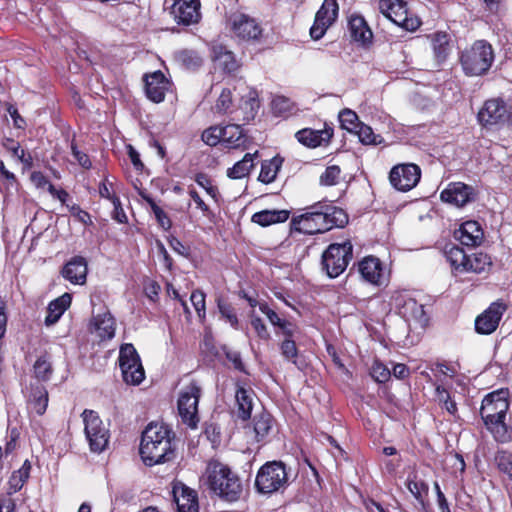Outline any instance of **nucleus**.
<instances>
[{
  "label": "nucleus",
  "mask_w": 512,
  "mask_h": 512,
  "mask_svg": "<svg viewBox=\"0 0 512 512\" xmlns=\"http://www.w3.org/2000/svg\"><path fill=\"white\" fill-rule=\"evenodd\" d=\"M250 318V324L252 328L254 329L256 335L261 340H269L270 339V333L267 329V326L263 322V320L255 313V311H252L249 314Z\"/></svg>",
  "instance_id": "obj_48"
},
{
  "label": "nucleus",
  "mask_w": 512,
  "mask_h": 512,
  "mask_svg": "<svg viewBox=\"0 0 512 512\" xmlns=\"http://www.w3.org/2000/svg\"><path fill=\"white\" fill-rule=\"evenodd\" d=\"M370 374L379 383H385L391 377V371L379 361L373 363Z\"/></svg>",
  "instance_id": "obj_52"
},
{
  "label": "nucleus",
  "mask_w": 512,
  "mask_h": 512,
  "mask_svg": "<svg viewBox=\"0 0 512 512\" xmlns=\"http://www.w3.org/2000/svg\"><path fill=\"white\" fill-rule=\"evenodd\" d=\"M341 170L339 166L332 165L328 166L320 176V183L324 186H333L338 183L340 178Z\"/></svg>",
  "instance_id": "obj_51"
},
{
  "label": "nucleus",
  "mask_w": 512,
  "mask_h": 512,
  "mask_svg": "<svg viewBox=\"0 0 512 512\" xmlns=\"http://www.w3.org/2000/svg\"><path fill=\"white\" fill-rule=\"evenodd\" d=\"M189 195L192 200L195 202L198 209H200L204 216H209L211 214V210L209 206L203 201L200 195L195 190H190Z\"/></svg>",
  "instance_id": "obj_63"
},
{
  "label": "nucleus",
  "mask_w": 512,
  "mask_h": 512,
  "mask_svg": "<svg viewBox=\"0 0 512 512\" xmlns=\"http://www.w3.org/2000/svg\"><path fill=\"white\" fill-rule=\"evenodd\" d=\"M339 121L342 128L349 132H354L360 125L357 114L350 109H344L339 113Z\"/></svg>",
  "instance_id": "obj_44"
},
{
  "label": "nucleus",
  "mask_w": 512,
  "mask_h": 512,
  "mask_svg": "<svg viewBox=\"0 0 512 512\" xmlns=\"http://www.w3.org/2000/svg\"><path fill=\"white\" fill-rule=\"evenodd\" d=\"M190 301L200 320H204L206 316L205 294L201 290H194L191 293Z\"/></svg>",
  "instance_id": "obj_50"
},
{
  "label": "nucleus",
  "mask_w": 512,
  "mask_h": 512,
  "mask_svg": "<svg viewBox=\"0 0 512 512\" xmlns=\"http://www.w3.org/2000/svg\"><path fill=\"white\" fill-rule=\"evenodd\" d=\"M179 61L188 69H195L202 65V58L193 50H183L178 54Z\"/></svg>",
  "instance_id": "obj_45"
},
{
  "label": "nucleus",
  "mask_w": 512,
  "mask_h": 512,
  "mask_svg": "<svg viewBox=\"0 0 512 512\" xmlns=\"http://www.w3.org/2000/svg\"><path fill=\"white\" fill-rule=\"evenodd\" d=\"M140 455L148 466L169 461L174 456L170 431L164 425L149 424L142 434Z\"/></svg>",
  "instance_id": "obj_3"
},
{
  "label": "nucleus",
  "mask_w": 512,
  "mask_h": 512,
  "mask_svg": "<svg viewBox=\"0 0 512 512\" xmlns=\"http://www.w3.org/2000/svg\"><path fill=\"white\" fill-rule=\"evenodd\" d=\"M33 397V409L38 415H42L46 411L48 405L47 392L45 390H38Z\"/></svg>",
  "instance_id": "obj_54"
},
{
  "label": "nucleus",
  "mask_w": 512,
  "mask_h": 512,
  "mask_svg": "<svg viewBox=\"0 0 512 512\" xmlns=\"http://www.w3.org/2000/svg\"><path fill=\"white\" fill-rule=\"evenodd\" d=\"M442 201L462 207L474 199V189L462 182L450 183L440 194Z\"/></svg>",
  "instance_id": "obj_19"
},
{
  "label": "nucleus",
  "mask_w": 512,
  "mask_h": 512,
  "mask_svg": "<svg viewBox=\"0 0 512 512\" xmlns=\"http://www.w3.org/2000/svg\"><path fill=\"white\" fill-rule=\"evenodd\" d=\"M88 272L87 261L81 256L69 260L62 269V276L75 285H84Z\"/></svg>",
  "instance_id": "obj_24"
},
{
  "label": "nucleus",
  "mask_w": 512,
  "mask_h": 512,
  "mask_svg": "<svg viewBox=\"0 0 512 512\" xmlns=\"http://www.w3.org/2000/svg\"><path fill=\"white\" fill-rule=\"evenodd\" d=\"M272 108L278 115H285L291 110V102L283 96H277L272 101Z\"/></svg>",
  "instance_id": "obj_57"
},
{
  "label": "nucleus",
  "mask_w": 512,
  "mask_h": 512,
  "mask_svg": "<svg viewBox=\"0 0 512 512\" xmlns=\"http://www.w3.org/2000/svg\"><path fill=\"white\" fill-rule=\"evenodd\" d=\"M221 133L222 144L227 148H238L244 145L246 141L243 129L238 124H230L225 127H221Z\"/></svg>",
  "instance_id": "obj_30"
},
{
  "label": "nucleus",
  "mask_w": 512,
  "mask_h": 512,
  "mask_svg": "<svg viewBox=\"0 0 512 512\" xmlns=\"http://www.w3.org/2000/svg\"><path fill=\"white\" fill-rule=\"evenodd\" d=\"M279 349L282 357L286 361L291 362L294 365H297L298 348L296 346L294 339H283L279 343Z\"/></svg>",
  "instance_id": "obj_43"
},
{
  "label": "nucleus",
  "mask_w": 512,
  "mask_h": 512,
  "mask_svg": "<svg viewBox=\"0 0 512 512\" xmlns=\"http://www.w3.org/2000/svg\"><path fill=\"white\" fill-rule=\"evenodd\" d=\"M303 211L293 217L292 226L304 234L324 233L334 227H343L348 222V216L341 208L327 202H317Z\"/></svg>",
  "instance_id": "obj_1"
},
{
  "label": "nucleus",
  "mask_w": 512,
  "mask_h": 512,
  "mask_svg": "<svg viewBox=\"0 0 512 512\" xmlns=\"http://www.w3.org/2000/svg\"><path fill=\"white\" fill-rule=\"evenodd\" d=\"M113 213L112 217L119 223L127 222V216L121 206V202L119 198H113Z\"/></svg>",
  "instance_id": "obj_62"
},
{
  "label": "nucleus",
  "mask_w": 512,
  "mask_h": 512,
  "mask_svg": "<svg viewBox=\"0 0 512 512\" xmlns=\"http://www.w3.org/2000/svg\"><path fill=\"white\" fill-rule=\"evenodd\" d=\"M72 297L69 293H64L57 299L51 301L47 308L45 324L47 326L55 324L64 312L70 307Z\"/></svg>",
  "instance_id": "obj_29"
},
{
  "label": "nucleus",
  "mask_w": 512,
  "mask_h": 512,
  "mask_svg": "<svg viewBox=\"0 0 512 512\" xmlns=\"http://www.w3.org/2000/svg\"><path fill=\"white\" fill-rule=\"evenodd\" d=\"M89 330L101 341L110 340L115 335V319L108 311L99 313L91 319Z\"/></svg>",
  "instance_id": "obj_22"
},
{
  "label": "nucleus",
  "mask_w": 512,
  "mask_h": 512,
  "mask_svg": "<svg viewBox=\"0 0 512 512\" xmlns=\"http://www.w3.org/2000/svg\"><path fill=\"white\" fill-rule=\"evenodd\" d=\"M226 28L237 38L255 40L262 29L256 19L240 11H233L226 16Z\"/></svg>",
  "instance_id": "obj_11"
},
{
  "label": "nucleus",
  "mask_w": 512,
  "mask_h": 512,
  "mask_svg": "<svg viewBox=\"0 0 512 512\" xmlns=\"http://www.w3.org/2000/svg\"><path fill=\"white\" fill-rule=\"evenodd\" d=\"M201 395V388L192 382L180 393L178 399V411L182 421L191 428H195L198 418V402Z\"/></svg>",
  "instance_id": "obj_12"
},
{
  "label": "nucleus",
  "mask_w": 512,
  "mask_h": 512,
  "mask_svg": "<svg viewBox=\"0 0 512 512\" xmlns=\"http://www.w3.org/2000/svg\"><path fill=\"white\" fill-rule=\"evenodd\" d=\"M337 0H324L322 6L315 16L314 24L310 29V35L318 40L325 34L326 30L333 24L338 16Z\"/></svg>",
  "instance_id": "obj_16"
},
{
  "label": "nucleus",
  "mask_w": 512,
  "mask_h": 512,
  "mask_svg": "<svg viewBox=\"0 0 512 512\" xmlns=\"http://www.w3.org/2000/svg\"><path fill=\"white\" fill-rule=\"evenodd\" d=\"M508 391L497 390L486 395L480 408L481 417L487 428L494 434L496 440L505 442L510 439L507 426L504 423L509 408Z\"/></svg>",
  "instance_id": "obj_4"
},
{
  "label": "nucleus",
  "mask_w": 512,
  "mask_h": 512,
  "mask_svg": "<svg viewBox=\"0 0 512 512\" xmlns=\"http://www.w3.org/2000/svg\"><path fill=\"white\" fill-rule=\"evenodd\" d=\"M421 178V169L414 163L395 165L389 174L391 185L398 191L406 192L413 189Z\"/></svg>",
  "instance_id": "obj_15"
},
{
  "label": "nucleus",
  "mask_w": 512,
  "mask_h": 512,
  "mask_svg": "<svg viewBox=\"0 0 512 512\" xmlns=\"http://www.w3.org/2000/svg\"><path fill=\"white\" fill-rule=\"evenodd\" d=\"M444 256L453 270L463 273L467 261V254L462 248L456 245H446Z\"/></svg>",
  "instance_id": "obj_36"
},
{
  "label": "nucleus",
  "mask_w": 512,
  "mask_h": 512,
  "mask_svg": "<svg viewBox=\"0 0 512 512\" xmlns=\"http://www.w3.org/2000/svg\"><path fill=\"white\" fill-rule=\"evenodd\" d=\"M432 49L434 52L435 59L440 63L443 62L450 51V38L447 33L436 32L430 36Z\"/></svg>",
  "instance_id": "obj_38"
},
{
  "label": "nucleus",
  "mask_w": 512,
  "mask_h": 512,
  "mask_svg": "<svg viewBox=\"0 0 512 512\" xmlns=\"http://www.w3.org/2000/svg\"><path fill=\"white\" fill-rule=\"evenodd\" d=\"M358 271L362 278L370 284L382 285L384 282V271L380 260L374 256H367L358 264Z\"/></svg>",
  "instance_id": "obj_23"
},
{
  "label": "nucleus",
  "mask_w": 512,
  "mask_h": 512,
  "mask_svg": "<svg viewBox=\"0 0 512 512\" xmlns=\"http://www.w3.org/2000/svg\"><path fill=\"white\" fill-rule=\"evenodd\" d=\"M31 471V464L25 460L22 466L12 473L8 481V494H14L20 491L28 480Z\"/></svg>",
  "instance_id": "obj_37"
},
{
  "label": "nucleus",
  "mask_w": 512,
  "mask_h": 512,
  "mask_svg": "<svg viewBox=\"0 0 512 512\" xmlns=\"http://www.w3.org/2000/svg\"><path fill=\"white\" fill-rule=\"evenodd\" d=\"M392 305L395 307L399 315L407 322H414L420 326H424L427 318L424 306L406 292H397L392 297Z\"/></svg>",
  "instance_id": "obj_14"
},
{
  "label": "nucleus",
  "mask_w": 512,
  "mask_h": 512,
  "mask_svg": "<svg viewBox=\"0 0 512 512\" xmlns=\"http://www.w3.org/2000/svg\"><path fill=\"white\" fill-rule=\"evenodd\" d=\"M143 199L149 204L152 212L155 215V218L158 224L164 229L169 230L172 226L171 220L168 215L160 208L155 201L148 195H142Z\"/></svg>",
  "instance_id": "obj_42"
},
{
  "label": "nucleus",
  "mask_w": 512,
  "mask_h": 512,
  "mask_svg": "<svg viewBox=\"0 0 512 512\" xmlns=\"http://www.w3.org/2000/svg\"><path fill=\"white\" fill-rule=\"evenodd\" d=\"M491 265L490 257L484 253H473L467 255V261L463 269L465 272L482 273Z\"/></svg>",
  "instance_id": "obj_39"
},
{
  "label": "nucleus",
  "mask_w": 512,
  "mask_h": 512,
  "mask_svg": "<svg viewBox=\"0 0 512 512\" xmlns=\"http://www.w3.org/2000/svg\"><path fill=\"white\" fill-rule=\"evenodd\" d=\"M218 308H219L221 315L230 323V325L234 328H237L238 327V318H237L236 314L234 313L233 308L230 305H228L226 303H222V302L218 303Z\"/></svg>",
  "instance_id": "obj_58"
},
{
  "label": "nucleus",
  "mask_w": 512,
  "mask_h": 512,
  "mask_svg": "<svg viewBox=\"0 0 512 512\" xmlns=\"http://www.w3.org/2000/svg\"><path fill=\"white\" fill-rule=\"evenodd\" d=\"M258 156V151L254 153H246L244 157L236 162L233 167L227 170V176L231 179H241L249 175L254 167V160Z\"/></svg>",
  "instance_id": "obj_32"
},
{
  "label": "nucleus",
  "mask_w": 512,
  "mask_h": 512,
  "mask_svg": "<svg viewBox=\"0 0 512 512\" xmlns=\"http://www.w3.org/2000/svg\"><path fill=\"white\" fill-rule=\"evenodd\" d=\"M34 373L39 380H48L51 373V363L46 356H40L34 364Z\"/></svg>",
  "instance_id": "obj_46"
},
{
  "label": "nucleus",
  "mask_w": 512,
  "mask_h": 512,
  "mask_svg": "<svg viewBox=\"0 0 512 512\" xmlns=\"http://www.w3.org/2000/svg\"><path fill=\"white\" fill-rule=\"evenodd\" d=\"M354 132L358 135L359 140L366 145L377 144L378 138L380 137L373 132L370 126L363 123H360Z\"/></svg>",
  "instance_id": "obj_49"
},
{
  "label": "nucleus",
  "mask_w": 512,
  "mask_h": 512,
  "mask_svg": "<svg viewBox=\"0 0 512 512\" xmlns=\"http://www.w3.org/2000/svg\"><path fill=\"white\" fill-rule=\"evenodd\" d=\"M495 460L499 469L512 479V455L504 451L498 452Z\"/></svg>",
  "instance_id": "obj_53"
},
{
  "label": "nucleus",
  "mask_w": 512,
  "mask_h": 512,
  "mask_svg": "<svg viewBox=\"0 0 512 512\" xmlns=\"http://www.w3.org/2000/svg\"><path fill=\"white\" fill-rule=\"evenodd\" d=\"M241 108L245 110L244 120H252L259 108L257 100V93L255 91H249L246 97L242 98Z\"/></svg>",
  "instance_id": "obj_41"
},
{
  "label": "nucleus",
  "mask_w": 512,
  "mask_h": 512,
  "mask_svg": "<svg viewBox=\"0 0 512 512\" xmlns=\"http://www.w3.org/2000/svg\"><path fill=\"white\" fill-rule=\"evenodd\" d=\"M71 150H72V154L74 156V158L76 159V161L78 162V164L85 168V169H90L91 166H92V163L88 157V155L82 151H80L77 146L75 144L72 143L71 145Z\"/></svg>",
  "instance_id": "obj_61"
},
{
  "label": "nucleus",
  "mask_w": 512,
  "mask_h": 512,
  "mask_svg": "<svg viewBox=\"0 0 512 512\" xmlns=\"http://www.w3.org/2000/svg\"><path fill=\"white\" fill-rule=\"evenodd\" d=\"M215 66L226 73H234L240 67L235 55L223 46H217L213 50Z\"/></svg>",
  "instance_id": "obj_28"
},
{
  "label": "nucleus",
  "mask_w": 512,
  "mask_h": 512,
  "mask_svg": "<svg viewBox=\"0 0 512 512\" xmlns=\"http://www.w3.org/2000/svg\"><path fill=\"white\" fill-rule=\"evenodd\" d=\"M202 141L209 146L222 143L221 126L215 125L205 129L201 135Z\"/></svg>",
  "instance_id": "obj_47"
},
{
  "label": "nucleus",
  "mask_w": 512,
  "mask_h": 512,
  "mask_svg": "<svg viewBox=\"0 0 512 512\" xmlns=\"http://www.w3.org/2000/svg\"><path fill=\"white\" fill-rule=\"evenodd\" d=\"M212 89L219 91V96L213 106V111L217 114H228L232 112L233 96L232 90L229 87L214 85Z\"/></svg>",
  "instance_id": "obj_35"
},
{
  "label": "nucleus",
  "mask_w": 512,
  "mask_h": 512,
  "mask_svg": "<svg viewBox=\"0 0 512 512\" xmlns=\"http://www.w3.org/2000/svg\"><path fill=\"white\" fill-rule=\"evenodd\" d=\"M287 483V472L282 462H270L259 470L255 485L262 493H273L278 491Z\"/></svg>",
  "instance_id": "obj_9"
},
{
  "label": "nucleus",
  "mask_w": 512,
  "mask_h": 512,
  "mask_svg": "<svg viewBox=\"0 0 512 512\" xmlns=\"http://www.w3.org/2000/svg\"><path fill=\"white\" fill-rule=\"evenodd\" d=\"M296 331L297 326L287 320H284L278 328H275L276 336H282L283 339H293Z\"/></svg>",
  "instance_id": "obj_56"
},
{
  "label": "nucleus",
  "mask_w": 512,
  "mask_h": 512,
  "mask_svg": "<svg viewBox=\"0 0 512 512\" xmlns=\"http://www.w3.org/2000/svg\"><path fill=\"white\" fill-rule=\"evenodd\" d=\"M349 30L355 41L362 43L370 41L372 32L362 16H351L349 19Z\"/></svg>",
  "instance_id": "obj_33"
},
{
  "label": "nucleus",
  "mask_w": 512,
  "mask_h": 512,
  "mask_svg": "<svg viewBox=\"0 0 512 512\" xmlns=\"http://www.w3.org/2000/svg\"><path fill=\"white\" fill-rule=\"evenodd\" d=\"M506 311V305L502 302H493L483 313L475 320V330L479 334L488 335L496 330L503 313Z\"/></svg>",
  "instance_id": "obj_18"
},
{
  "label": "nucleus",
  "mask_w": 512,
  "mask_h": 512,
  "mask_svg": "<svg viewBox=\"0 0 512 512\" xmlns=\"http://www.w3.org/2000/svg\"><path fill=\"white\" fill-rule=\"evenodd\" d=\"M380 12L391 22L407 31H415L420 26V20L409 17L406 3L402 0H379Z\"/></svg>",
  "instance_id": "obj_13"
},
{
  "label": "nucleus",
  "mask_w": 512,
  "mask_h": 512,
  "mask_svg": "<svg viewBox=\"0 0 512 512\" xmlns=\"http://www.w3.org/2000/svg\"><path fill=\"white\" fill-rule=\"evenodd\" d=\"M31 181L37 188L47 187L50 183L46 176L39 171H35L31 174Z\"/></svg>",
  "instance_id": "obj_64"
},
{
  "label": "nucleus",
  "mask_w": 512,
  "mask_h": 512,
  "mask_svg": "<svg viewBox=\"0 0 512 512\" xmlns=\"http://www.w3.org/2000/svg\"><path fill=\"white\" fill-rule=\"evenodd\" d=\"M254 397L255 394L251 389H246L244 387H238L235 392L236 399V414L238 418L242 420H247L251 416V412L254 406Z\"/></svg>",
  "instance_id": "obj_27"
},
{
  "label": "nucleus",
  "mask_w": 512,
  "mask_h": 512,
  "mask_svg": "<svg viewBox=\"0 0 512 512\" xmlns=\"http://www.w3.org/2000/svg\"><path fill=\"white\" fill-rule=\"evenodd\" d=\"M173 493L178 512H199L197 495L194 490L183 486L180 489L174 488Z\"/></svg>",
  "instance_id": "obj_26"
},
{
  "label": "nucleus",
  "mask_w": 512,
  "mask_h": 512,
  "mask_svg": "<svg viewBox=\"0 0 512 512\" xmlns=\"http://www.w3.org/2000/svg\"><path fill=\"white\" fill-rule=\"evenodd\" d=\"M454 237L462 245L475 247L482 243L484 232L481 225L474 220L465 221L455 230Z\"/></svg>",
  "instance_id": "obj_20"
},
{
  "label": "nucleus",
  "mask_w": 512,
  "mask_h": 512,
  "mask_svg": "<svg viewBox=\"0 0 512 512\" xmlns=\"http://www.w3.org/2000/svg\"><path fill=\"white\" fill-rule=\"evenodd\" d=\"M168 88L169 81L161 71H155L145 76V92L151 101L162 102Z\"/></svg>",
  "instance_id": "obj_21"
},
{
  "label": "nucleus",
  "mask_w": 512,
  "mask_h": 512,
  "mask_svg": "<svg viewBox=\"0 0 512 512\" xmlns=\"http://www.w3.org/2000/svg\"><path fill=\"white\" fill-rule=\"evenodd\" d=\"M206 474L210 490L221 501L230 504L246 501L247 493L241 480L228 466L220 462H210Z\"/></svg>",
  "instance_id": "obj_2"
},
{
  "label": "nucleus",
  "mask_w": 512,
  "mask_h": 512,
  "mask_svg": "<svg viewBox=\"0 0 512 512\" xmlns=\"http://www.w3.org/2000/svg\"><path fill=\"white\" fill-rule=\"evenodd\" d=\"M352 256L350 241L332 243L322 254V268L330 278H336L346 270Z\"/></svg>",
  "instance_id": "obj_6"
},
{
  "label": "nucleus",
  "mask_w": 512,
  "mask_h": 512,
  "mask_svg": "<svg viewBox=\"0 0 512 512\" xmlns=\"http://www.w3.org/2000/svg\"><path fill=\"white\" fill-rule=\"evenodd\" d=\"M259 310L262 314H264L269 322L274 326V328H278L281 323L285 320L279 316V314L274 311L266 302L259 303Z\"/></svg>",
  "instance_id": "obj_55"
},
{
  "label": "nucleus",
  "mask_w": 512,
  "mask_h": 512,
  "mask_svg": "<svg viewBox=\"0 0 512 512\" xmlns=\"http://www.w3.org/2000/svg\"><path fill=\"white\" fill-rule=\"evenodd\" d=\"M119 366L122 371L123 380L127 384L138 385L143 381L145 372L140 357L132 344H124L121 347Z\"/></svg>",
  "instance_id": "obj_10"
},
{
  "label": "nucleus",
  "mask_w": 512,
  "mask_h": 512,
  "mask_svg": "<svg viewBox=\"0 0 512 512\" xmlns=\"http://www.w3.org/2000/svg\"><path fill=\"white\" fill-rule=\"evenodd\" d=\"M288 218V210H262L253 214L252 221L260 226L266 227L285 222Z\"/></svg>",
  "instance_id": "obj_31"
},
{
  "label": "nucleus",
  "mask_w": 512,
  "mask_h": 512,
  "mask_svg": "<svg viewBox=\"0 0 512 512\" xmlns=\"http://www.w3.org/2000/svg\"><path fill=\"white\" fill-rule=\"evenodd\" d=\"M196 183L201 186L208 195L216 199L218 195V189L211 184L209 178L204 174H198L195 179Z\"/></svg>",
  "instance_id": "obj_59"
},
{
  "label": "nucleus",
  "mask_w": 512,
  "mask_h": 512,
  "mask_svg": "<svg viewBox=\"0 0 512 512\" xmlns=\"http://www.w3.org/2000/svg\"><path fill=\"white\" fill-rule=\"evenodd\" d=\"M283 159L275 156L270 160H265L261 164V170L258 180L264 184H270L275 181L277 174L282 166Z\"/></svg>",
  "instance_id": "obj_34"
},
{
  "label": "nucleus",
  "mask_w": 512,
  "mask_h": 512,
  "mask_svg": "<svg viewBox=\"0 0 512 512\" xmlns=\"http://www.w3.org/2000/svg\"><path fill=\"white\" fill-rule=\"evenodd\" d=\"M512 107L501 98H491L484 102L477 114L479 124L486 128H499L508 123Z\"/></svg>",
  "instance_id": "obj_7"
},
{
  "label": "nucleus",
  "mask_w": 512,
  "mask_h": 512,
  "mask_svg": "<svg viewBox=\"0 0 512 512\" xmlns=\"http://www.w3.org/2000/svg\"><path fill=\"white\" fill-rule=\"evenodd\" d=\"M408 490L416 499H421L422 494L428 491V486L423 481L409 480Z\"/></svg>",
  "instance_id": "obj_60"
},
{
  "label": "nucleus",
  "mask_w": 512,
  "mask_h": 512,
  "mask_svg": "<svg viewBox=\"0 0 512 512\" xmlns=\"http://www.w3.org/2000/svg\"><path fill=\"white\" fill-rule=\"evenodd\" d=\"M333 135L332 129L313 130L305 128L295 134L296 139L303 145L315 148L328 143Z\"/></svg>",
  "instance_id": "obj_25"
},
{
  "label": "nucleus",
  "mask_w": 512,
  "mask_h": 512,
  "mask_svg": "<svg viewBox=\"0 0 512 512\" xmlns=\"http://www.w3.org/2000/svg\"><path fill=\"white\" fill-rule=\"evenodd\" d=\"M494 61L492 46L484 41H476L461 55V64L467 75L479 76L485 74Z\"/></svg>",
  "instance_id": "obj_5"
},
{
  "label": "nucleus",
  "mask_w": 512,
  "mask_h": 512,
  "mask_svg": "<svg viewBox=\"0 0 512 512\" xmlns=\"http://www.w3.org/2000/svg\"><path fill=\"white\" fill-rule=\"evenodd\" d=\"M273 428V418L267 412L258 414L254 419V431L257 440L264 439Z\"/></svg>",
  "instance_id": "obj_40"
},
{
  "label": "nucleus",
  "mask_w": 512,
  "mask_h": 512,
  "mask_svg": "<svg viewBox=\"0 0 512 512\" xmlns=\"http://www.w3.org/2000/svg\"><path fill=\"white\" fill-rule=\"evenodd\" d=\"M171 14L178 24L189 26L199 22L201 18L199 0H175Z\"/></svg>",
  "instance_id": "obj_17"
},
{
  "label": "nucleus",
  "mask_w": 512,
  "mask_h": 512,
  "mask_svg": "<svg viewBox=\"0 0 512 512\" xmlns=\"http://www.w3.org/2000/svg\"><path fill=\"white\" fill-rule=\"evenodd\" d=\"M82 416L85 424L84 432L90 450L94 453L103 452L109 443L110 433L108 428L98 414L92 410H84Z\"/></svg>",
  "instance_id": "obj_8"
}]
</instances>
